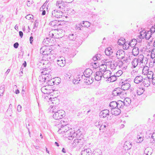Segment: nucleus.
Segmentation results:
<instances>
[{"label":"nucleus","mask_w":155,"mask_h":155,"mask_svg":"<svg viewBox=\"0 0 155 155\" xmlns=\"http://www.w3.org/2000/svg\"><path fill=\"white\" fill-rule=\"evenodd\" d=\"M121 88H117L113 91L112 95L114 96H119L121 98H124L127 96L126 90L129 89L130 85L127 80L121 81L120 83Z\"/></svg>","instance_id":"1"},{"label":"nucleus","mask_w":155,"mask_h":155,"mask_svg":"<svg viewBox=\"0 0 155 155\" xmlns=\"http://www.w3.org/2000/svg\"><path fill=\"white\" fill-rule=\"evenodd\" d=\"M59 134H65V137L68 138L69 140L73 139V138L77 136V134L71 129H69L67 125H62L58 131Z\"/></svg>","instance_id":"2"},{"label":"nucleus","mask_w":155,"mask_h":155,"mask_svg":"<svg viewBox=\"0 0 155 155\" xmlns=\"http://www.w3.org/2000/svg\"><path fill=\"white\" fill-rule=\"evenodd\" d=\"M92 73V71L90 68H88L86 69L84 72L83 75H80L79 74L75 78H74L73 80V82L74 84H77L79 83V81H80L81 80L80 78H81L82 79H84V78L86 77L88 78L90 77V75Z\"/></svg>","instance_id":"3"},{"label":"nucleus","mask_w":155,"mask_h":155,"mask_svg":"<svg viewBox=\"0 0 155 155\" xmlns=\"http://www.w3.org/2000/svg\"><path fill=\"white\" fill-rule=\"evenodd\" d=\"M52 110V112L54 113L53 114V117L56 120L61 119L65 116V111L63 110H57L56 109H54L53 107Z\"/></svg>","instance_id":"4"},{"label":"nucleus","mask_w":155,"mask_h":155,"mask_svg":"<svg viewBox=\"0 0 155 155\" xmlns=\"http://www.w3.org/2000/svg\"><path fill=\"white\" fill-rule=\"evenodd\" d=\"M40 52L43 55H48L51 53L52 49L49 46H46L43 47L40 49Z\"/></svg>","instance_id":"5"},{"label":"nucleus","mask_w":155,"mask_h":155,"mask_svg":"<svg viewBox=\"0 0 155 155\" xmlns=\"http://www.w3.org/2000/svg\"><path fill=\"white\" fill-rule=\"evenodd\" d=\"M63 13L62 11L57 10H54L51 12V16L53 18H60L62 16Z\"/></svg>","instance_id":"6"},{"label":"nucleus","mask_w":155,"mask_h":155,"mask_svg":"<svg viewBox=\"0 0 155 155\" xmlns=\"http://www.w3.org/2000/svg\"><path fill=\"white\" fill-rule=\"evenodd\" d=\"M56 6L60 10L63 11V9L66 6V3L61 0L57 1Z\"/></svg>","instance_id":"7"},{"label":"nucleus","mask_w":155,"mask_h":155,"mask_svg":"<svg viewBox=\"0 0 155 155\" xmlns=\"http://www.w3.org/2000/svg\"><path fill=\"white\" fill-rule=\"evenodd\" d=\"M56 61L57 64L61 67H64L66 64L65 59L62 56L58 57Z\"/></svg>","instance_id":"8"},{"label":"nucleus","mask_w":155,"mask_h":155,"mask_svg":"<svg viewBox=\"0 0 155 155\" xmlns=\"http://www.w3.org/2000/svg\"><path fill=\"white\" fill-rule=\"evenodd\" d=\"M110 111L107 109H105L101 111L100 113L99 116L101 118H107L109 116Z\"/></svg>","instance_id":"9"},{"label":"nucleus","mask_w":155,"mask_h":155,"mask_svg":"<svg viewBox=\"0 0 155 155\" xmlns=\"http://www.w3.org/2000/svg\"><path fill=\"white\" fill-rule=\"evenodd\" d=\"M116 55L117 59H123L124 57L125 53L123 50H119L117 51Z\"/></svg>","instance_id":"10"},{"label":"nucleus","mask_w":155,"mask_h":155,"mask_svg":"<svg viewBox=\"0 0 155 155\" xmlns=\"http://www.w3.org/2000/svg\"><path fill=\"white\" fill-rule=\"evenodd\" d=\"M111 74V72L110 70H105L103 73L102 74V78L104 79H107L106 81H107L108 79L110 78V77Z\"/></svg>","instance_id":"11"},{"label":"nucleus","mask_w":155,"mask_h":155,"mask_svg":"<svg viewBox=\"0 0 155 155\" xmlns=\"http://www.w3.org/2000/svg\"><path fill=\"white\" fill-rule=\"evenodd\" d=\"M93 153L90 148L84 149L82 150L81 155H92Z\"/></svg>","instance_id":"12"},{"label":"nucleus","mask_w":155,"mask_h":155,"mask_svg":"<svg viewBox=\"0 0 155 155\" xmlns=\"http://www.w3.org/2000/svg\"><path fill=\"white\" fill-rule=\"evenodd\" d=\"M133 100H131L130 98L126 97L124 99V101H123V105L124 107H128L129 106L131 102L133 101Z\"/></svg>","instance_id":"13"},{"label":"nucleus","mask_w":155,"mask_h":155,"mask_svg":"<svg viewBox=\"0 0 155 155\" xmlns=\"http://www.w3.org/2000/svg\"><path fill=\"white\" fill-rule=\"evenodd\" d=\"M102 78V73L100 71H97L94 74V78L95 80L99 81Z\"/></svg>","instance_id":"14"},{"label":"nucleus","mask_w":155,"mask_h":155,"mask_svg":"<svg viewBox=\"0 0 155 155\" xmlns=\"http://www.w3.org/2000/svg\"><path fill=\"white\" fill-rule=\"evenodd\" d=\"M111 112L112 114L117 116L120 114L121 110L119 108L116 107L114 108V109H111Z\"/></svg>","instance_id":"15"},{"label":"nucleus","mask_w":155,"mask_h":155,"mask_svg":"<svg viewBox=\"0 0 155 155\" xmlns=\"http://www.w3.org/2000/svg\"><path fill=\"white\" fill-rule=\"evenodd\" d=\"M77 36L75 32L71 33L68 35V39L70 41H74L76 38Z\"/></svg>","instance_id":"16"},{"label":"nucleus","mask_w":155,"mask_h":155,"mask_svg":"<svg viewBox=\"0 0 155 155\" xmlns=\"http://www.w3.org/2000/svg\"><path fill=\"white\" fill-rule=\"evenodd\" d=\"M143 80V78L142 76L141 75L137 76L135 78L134 81L135 83L138 84L142 81Z\"/></svg>","instance_id":"17"},{"label":"nucleus","mask_w":155,"mask_h":155,"mask_svg":"<svg viewBox=\"0 0 155 155\" xmlns=\"http://www.w3.org/2000/svg\"><path fill=\"white\" fill-rule=\"evenodd\" d=\"M132 145L129 141H126L124 144V147L125 150H130L131 148Z\"/></svg>","instance_id":"18"},{"label":"nucleus","mask_w":155,"mask_h":155,"mask_svg":"<svg viewBox=\"0 0 155 155\" xmlns=\"http://www.w3.org/2000/svg\"><path fill=\"white\" fill-rule=\"evenodd\" d=\"M151 80L150 79H148L147 78H145L143 80V84L145 87H149L150 84Z\"/></svg>","instance_id":"19"},{"label":"nucleus","mask_w":155,"mask_h":155,"mask_svg":"<svg viewBox=\"0 0 155 155\" xmlns=\"http://www.w3.org/2000/svg\"><path fill=\"white\" fill-rule=\"evenodd\" d=\"M117 108H119L120 110L125 108L123 105V101L121 100L118 101L117 102Z\"/></svg>","instance_id":"20"},{"label":"nucleus","mask_w":155,"mask_h":155,"mask_svg":"<svg viewBox=\"0 0 155 155\" xmlns=\"http://www.w3.org/2000/svg\"><path fill=\"white\" fill-rule=\"evenodd\" d=\"M49 24L52 26H58L61 25L59 21L54 20L51 21Z\"/></svg>","instance_id":"21"},{"label":"nucleus","mask_w":155,"mask_h":155,"mask_svg":"<svg viewBox=\"0 0 155 155\" xmlns=\"http://www.w3.org/2000/svg\"><path fill=\"white\" fill-rule=\"evenodd\" d=\"M117 61L118 64V66L119 68L122 69L124 68L125 69L126 68L125 65H124V62H123V61L120 60H117Z\"/></svg>","instance_id":"22"},{"label":"nucleus","mask_w":155,"mask_h":155,"mask_svg":"<svg viewBox=\"0 0 155 155\" xmlns=\"http://www.w3.org/2000/svg\"><path fill=\"white\" fill-rule=\"evenodd\" d=\"M139 49L137 47H135L132 49V53L134 56L137 55L139 53Z\"/></svg>","instance_id":"23"},{"label":"nucleus","mask_w":155,"mask_h":155,"mask_svg":"<svg viewBox=\"0 0 155 155\" xmlns=\"http://www.w3.org/2000/svg\"><path fill=\"white\" fill-rule=\"evenodd\" d=\"M101 124L99 128V130L101 129H104L105 128L108 126V124L107 122L105 121H101Z\"/></svg>","instance_id":"24"},{"label":"nucleus","mask_w":155,"mask_h":155,"mask_svg":"<svg viewBox=\"0 0 155 155\" xmlns=\"http://www.w3.org/2000/svg\"><path fill=\"white\" fill-rule=\"evenodd\" d=\"M117 79V77L115 74L113 75H110V78H109L108 79V80H107V81L109 82H113L114 81H115Z\"/></svg>","instance_id":"25"},{"label":"nucleus","mask_w":155,"mask_h":155,"mask_svg":"<svg viewBox=\"0 0 155 155\" xmlns=\"http://www.w3.org/2000/svg\"><path fill=\"white\" fill-rule=\"evenodd\" d=\"M128 42L130 44V47L132 48L135 46L137 43V41L135 39H133Z\"/></svg>","instance_id":"26"},{"label":"nucleus","mask_w":155,"mask_h":155,"mask_svg":"<svg viewBox=\"0 0 155 155\" xmlns=\"http://www.w3.org/2000/svg\"><path fill=\"white\" fill-rule=\"evenodd\" d=\"M112 50L110 47L106 48L105 51V54L107 56H110L111 55L112 53Z\"/></svg>","instance_id":"27"},{"label":"nucleus","mask_w":155,"mask_h":155,"mask_svg":"<svg viewBox=\"0 0 155 155\" xmlns=\"http://www.w3.org/2000/svg\"><path fill=\"white\" fill-rule=\"evenodd\" d=\"M139 61L137 58H135L133 59L132 61L131 62L132 67L134 68H135L137 65Z\"/></svg>","instance_id":"28"},{"label":"nucleus","mask_w":155,"mask_h":155,"mask_svg":"<svg viewBox=\"0 0 155 155\" xmlns=\"http://www.w3.org/2000/svg\"><path fill=\"white\" fill-rule=\"evenodd\" d=\"M41 91L44 94H48L49 93V90L45 86H44L41 88Z\"/></svg>","instance_id":"29"},{"label":"nucleus","mask_w":155,"mask_h":155,"mask_svg":"<svg viewBox=\"0 0 155 155\" xmlns=\"http://www.w3.org/2000/svg\"><path fill=\"white\" fill-rule=\"evenodd\" d=\"M149 71V68L147 66H145L143 69L142 74L144 75H145L148 74Z\"/></svg>","instance_id":"30"},{"label":"nucleus","mask_w":155,"mask_h":155,"mask_svg":"<svg viewBox=\"0 0 155 155\" xmlns=\"http://www.w3.org/2000/svg\"><path fill=\"white\" fill-rule=\"evenodd\" d=\"M51 42V39L48 38H46L44 39L43 41V43L44 44L50 45V43Z\"/></svg>","instance_id":"31"},{"label":"nucleus","mask_w":155,"mask_h":155,"mask_svg":"<svg viewBox=\"0 0 155 155\" xmlns=\"http://www.w3.org/2000/svg\"><path fill=\"white\" fill-rule=\"evenodd\" d=\"M45 76L44 75H40L39 77V79L40 81L41 82H46V78L45 77Z\"/></svg>","instance_id":"32"},{"label":"nucleus","mask_w":155,"mask_h":155,"mask_svg":"<svg viewBox=\"0 0 155 155\" xmlns=\"http://www.w3.org/2000/svg\"><path fill=\"white\" fill-rule=\"evenodd\" d=\"M117 102L115 101H113L110 102L109 104V106L111 107V109H114L117 107L116 105Z\"/></svg>","instance_id":"33"},{"label":"nucleus","mask_w":155,"mask_h":155,"mask_svg":"<svg viewBox=\"0 0 155 155\" xmlns=\"http://www.w3.org/2000/svg\"><path fill=\"white\" fill-rule=\"evenodd\" d=\"M146 33L147 32L145 30L140 32V35L139 37L140 38H145L146 37Z\"/></svg>","instance_id":"34"},{"label":"nucleus","mask_w":155,"mask_h":155,"mask_svg":"<svg viewBox=\"0 0 155 155\" xmlns=\"http://www.w3.org/2000/svg\"><path fill=\"white\" fill-rule=\"evenodd\" d=\"M125 39L124 38H122L119 39L117 41L118 44L120 45H123L125 43Z\"/></svg>","instance_id":"35"},{"label":"nucleus","mask_w":155,"mask_h":155,"mask_svg":"<svg viewBox=\"0 0 155 155\" xmlns=\"http://www.w3.org/2000/svg\"><path fill=\"white\" fill-rule=\"evenodd\" d=\"M123 62H124V65L126 68L127 66V65L129 64L130 62V58H126V59H124Z\"/></svg>","instance_id":"36"},{"label":"nucleus","mask_w":155,"mask_h":155,"mask_svg":"<svg viewBox=\"0 0 155 155\" xmlns=\"http://www.w3.org/2000/svg\"><path fill=\"white\" fill-rule=\"evenodd\" d=\"M144 91V90L143 88H138L137 90V94L140 95L143 94Z\"/></svg>","instance_id":"37"},{"label":"nucleus","mask_w":155,"mask_h":155,"mask_svg":"<svg viewBox=\"0 0 155 155\" xmlns=\"http://www.w3.org/2000/svg\"><path fill=\"white\" fill-rule=\"evenodd\" d=\"M130 44L128 42H125L124 44L123 45V48L124 49L127 50L128 49H130Z\"/></svg>","instance_id":"38"},{"label":"nucleus","mask_w":155,"mask_h":155,"mask_svg":"<svg viewBox=\"0 0 155 155\" xmlns=\"http://www.w3.org/2000/svg\"><path fill=\"white\" fill-rule=\"evenodd\" d=\"M83 27L88 28L90 25V23L87 21H83L82 24Z\"/></svg>","instance_id":"39"},{"label":"nucleus","mask_w":155,"mask_h":155,"mask_svg":"<svg viewBox=\"0 0 155 155\" xmlns=\"http://www.w3.org/2000/svg\"><path fill=\"white\" fill-rule=\"evenodd\" d=\"M144 58V56L142 54H140L138 56V58H137L138 61H139V62L140 63H143V60Z\"/></svg>","instance_id":"40"},{"label":"nucleus","mask_w":155,"mask_h":155,"mask_svg":"<svg viewBox=\"0 0 155 155\" xmlns=\"http://www.w3.org/2000/svg\"><path fill=\"white\" fill-rule=\"evenodd\" d=\"M147 75V77L146 78L148 79H151L152 76H154L153 74L152 71H149L148 74H146Z\"/></svg>","instance_id":"41"},{"label":"nucleus","mask_w":155,"mask_h":155,"mask_svg":"<svg viewBox=\"0 0 155 155\" xmlns=\"http://www.w3.org/2000/svg\"><path fill=\"white\" fill-rule=\"evenodd\" d=\"M75 29L78 30H81L83 28L82 25L81 23H79L76 25L75 27Z\"/></svg>","instance_id":"42"},{"label":"nucleus","mask_w":155,"mask_h":155,"mask_svg":"<svg viewBox=\"0 0 155 155\" xmlns=\"http://www.w3.org/2000/svg\"><path fill=\"white\" fill-rule=\"evenodd\" d=\"M152 34L151 33V32H150V31H147V32L146 34V37L145 38L147 40H148L150 39L151 36Z\"/></svg>","instance_id":"43"},{"label":"nucleus","mask_w":155,"mask_h":155,"mask_svg":"<svg viewBox=\"0 0 155 155\" xmlns=\"http://www.w3.org/2000/svg\"><path fill=\"white\" fill-rule=\"evenodd\" d=\"M79 139H75L74 140L73 143L72 144L73 147H75L78 145V142L79 141Z\"/></svg>","instance_id":"44"},{"label":"nucleus","mask_w":155,"mask_h":155,"mask_svg":"<svg viewBox=\"0 0 155 155\" xmlns=\"http://www.w3.org/2000/svg\"><path fill=\"white\" fill-rule=\"evenodd\" d=\"M137 140H136V142L139 143H141L143 140V137L142 136L137 137Z\"/></svg>","instance_id":"45"},{"label":"nucleus","mask_w":155,"mask_h":155,"mask_svg":"<svg viewBox=\"0 0 155 155\" xmlns=\"http://www.w3.org/2000/svg\"><path fill=\"white\" fill-rule=\"evenodd\" d=\"M150 57L151 58L153 59L155 58V48L153 49L151 53Z\"/></svg>","instance_id":"46"},{"label":"nucleus","mask_w":155,"mask_h":155,"mask_svg":"<svg viewBox=\"0 0 155 155\" xmlns=\"http://www.w3.org/2000/svg\"><path fill=\"white\" fill-rule=\"evenodd\" d=\"M123 73V72L121 70H120L118 71L117 72H116L115 73V74L116 75V76H117V78L118 77H119L120 75H122V74Z\"/></svg>","instance_id":"47"},{"label":"nucleus","mask_w":155,"mask_h":155,"mask_svg":"<svg viewBox=\"0 0 155 155\" xmlns=\"http://www.w3.org/2000/svg\"><path fill=\"white\" fill-rule=\"evenodd\" d=\"M65 77L67 78V79H68V80L70 81L73 80L72 79H71V74L70 73H67L65 75Z\"/></svg>","instance_id":"48"},{"label":"nucleus","mask_w":155,"mask_h":155,"mask_svg":"<svg viewBox=\"0 0 155 155\" xmlns=\"http://www.w3.org/2000/svg\"><path fill=\"white\" fill-rule=\"evenodd\" d=\"M144 154L145 155H151V152L149 151L148 149H146L144 151Z\"/></svg>","instance_id":"49"},{"label":"nucleus","mask_w":155,"mask_h":155,"mask_svg":"<svg viewBox=\"0 0 155 155\" xmlns=\"http://www.w3.org/2000/svg\"><path fill=\"white\" fill-rule=\"evenodd\" d=\"M45 77L46 78V82L49 81H50L49 78H51V74H48L46 75H45Z\"/></svg>","instance_id":"50"},{"label":"nucleus","mask_w":155,"mask_h":155,"mask_svg":"<svg viewBox=\"0 0 155 155\" xmlns=\"http://www.w3.org/2000/svg\"><path fill=\"white\" fill-rule=\"evenodd\" d=\"M79 141L78 142V146H79L80 147H82V145L84 144V141L83 140H82L81 139H79Z\"/></svg>","instance_id":"51"},{"label":"nucleus","mask_w":155,"mask_h":155,"mask_svg":"<svg viewBox=\"0 0 155 155\" xmlns=\"http://www.w3.org/2000/svg\"><path fill=\"white\" fill-rule=\"evenodd\" d=\"M101 123V122L97 121L95 122L94 123V125L96 127H97L98 128H100Z\"/></svg>","instance_id":"52"},{"label":"nucleus","mask_w":155,"mask_h":155,"mask_svg":"<svg viewBox=\"0 0 155 155\" xmlns=\"http://www.w3.org/2000/svg\"><path fill=\"white\" fill-rule=\"evenodd\" d=\"M5 87V85H3L0 87V93H3L4 91Z\"/></svg>","instance_id":"53"},{"label":"nucleus","mask_w":155,"mask_h":155,"mask_svg":"<svg viewBox=\"0 0 155 155\" xmlns=\"http://www.w3.org/2000/svg\"><path fill=\"white\" fill-rule=\"evenodd\" d=\"M112 64L114 66V67L116 68L118 66V64L117 61H114L112 62Z\"/></svg>","instance_id":"54"},{"label":"nucleus","mask_w":155,"mask_h":155,"mask_svg":"<svg viewBox=\"0 0 155 155\" xmlns=\"http://www.w3.org/2000/svg\"><path fill=\"white\" fill-rule=\"evenodd\" d=\"M33 15H26L25 17L28 20H30L33 18Z\"/></svg>","instance_id":"55"},{"label":"nucleus","mask_w":155,"mask_h":155,"mask_svg":"<svg viewBox=\"0 0 155 155\" xmlns=\"http://www.w3.org/2000/svg\"><path fill=\"white\" fill-rule=\"evenodd\" d=\"M150 31L151 32V33L153 34L155 33V27H154V25L153 26H152V27L151 28L150 31Z\"/></svg>","instance_id":"56"},{"label":"nucleus","mask_w":155,"mask_h":155,"mask_svg":"<svg viewBox=\"0 0 155 155\" xmlns=\"http://www.w3.org/2000/svg\"><path fill=\"white\" fill-rule=\"evenodd\" d=\"M151 78V81L152 84L155 85V76H152Z\"/></svg>","instance_id":"57"},{"label":"nucleus","mask_w":155,"mask_h":155,"mask_svg":"<svg viewBox=\"0 0 155 155\" xmlns=\"http://www.w3.org/2000/svg\"><path fill=\"white\" fill-rule=\"evenodd\" d=\"M141 133L142 131L141 130H139V131H137V133H136L137 135V137L142 136Z\"/></svg>","instance_id":"58"},{"label":"nucleus","mask_w":155,"mask_h":155,"mask_svg":"<svg viewBox=\"0 0 155 155\" xmlns=\"http://www.w3.org/2000/svg\"><path fill=\"white\" fill-rule=\"evenodd\" d=\"M49 36L50 37H51L52 38H53L54 36V34L53 33V31H50L49 33Z\"/></svg>","instance_id":"59"},{"label":"nucleus","mask_w":155,"mask_h":155,"mask_svg":"<svg viewBox=\"0 0 155 155\" xmlns=\"http://www.w3.org/2000/svg\"><path fill=\"white\" fill-rule=\"evenodd\" d=\"M17 110L18 112H21V106L20 105L18 106Z\"/></svg>","instance_id":"60"},{"label":"nucleus","mask_w":155,"mask_h":155,"mask_svg":"<svg viewBox=\"0 0 155 155\" xmlns=\"http://www.w3.org/2000/svg\"><path fill=\"white\" fill-rule=\"evenodd\" d=\"M150 134V135L151 136V138L153 139V140L155 141V132H153L152 135Z\"/></svg>","instance_id":"61"},{"label":"nucleus","mask_w":155,"mask_h":155,"mask_svg":"<svg viewBox=\"0 0 155 155\" xmlns=\"http://www.w3.org/2000/svg\"><path fill=\"white\" fill-rule=\"evenodd\" d=\"M95 56L96 57L98 60H100V57L101 56V55L100 54H97Z\"/></svg>","instance_id":"62"},{"label":"nucleus","mask_w":155,"mask_h":155,"mask_svg":"<svg viewBox=\"0 0 155 155\" xmlns=\"http://www.w3.org/2000/svg\"><path fill=\"white\" fill-rule=\"evenodd\" d=\"M19 45V44L18 42H16L14 44L13 46L14 48H18Z\"/></svg>","instance_id":"63"},{"label":"nucleus","mask_w":155,"mask_h":155,"mask_svg":"<svg viewBox=\"0 0 155 155\" xmlns=\"http://www.w3.org/2000/svg\"><path fill=\"white\" fill-rule=\"evenodd\" d=\"M33 36H31L30 38V42L31 44L32 45L33 44Z\"/></svg>","instance_id":"64"}]
</instances>
